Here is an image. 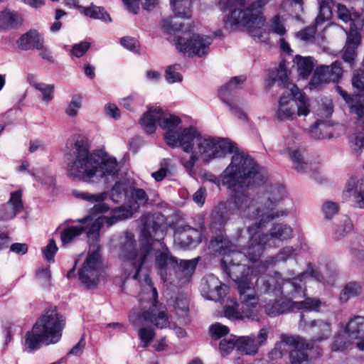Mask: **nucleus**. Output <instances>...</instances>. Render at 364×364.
I'll return each instance as SVG.
<instances>
[{
  "label": "nucleus",
  "instance_id": "de8ad7c7",
  "mask_svg": "<svg viewBox=\"0 0 364 364\" xmlns=\"http://www.w3.org/2000/svg\"><path fill=\"white\" fill-rule=\"evenodd\" d=\"M296 250L291 246H286L282 248L275 257H272L269 261L270 264H274L278 262H286L287 259L296 256Z\"/></svg>",
  "mask_w": 364,
  "mask_h": 364
},
{
  "label": "nucleus",
  "instance_id": "09e8293b",
  "mask_svg": "<svg viewBox=\"0 0 364 364\" xmlns=\"http://www.w3.org/2000/svg\"><path fill=\"white\" fill-rule=\"evenodd\" d=\"M270 77L272 79V81L275 82L278 80L286 86L288 90V85L290 83L288 82V69L285 60H282L279 63L275 73H273Z\"/></svg>",
  "mask_w": 364,
  "mask_h": 364
},
{
  "label": "nucleus",
  "instance_id": "c756f323",
  "mask_svg": "<svg viewBox=\"0 0 364 364\" xmlns=\"http://www.w3.org/2000/svg\"><path fill=\"white\" fill-rule=\"evenodd\" d=\"M343 196L350 198L355 206L364 209V183H348Z\"/></svg>",
  "mask_w": 364,
  "mask_h": 364
},
{
  "label": "nucleus",
  "instance_id": "49530a36",
  "mask_svg": "<svg viewBox=\"0 0 364 364\" xmlns=\"http://www.w3.org/2000/svg\"><path fill=\"white\" fill-rule=\"evenodd\" d=\"M299 139V136L292 130H289L284 136L283 146L284 149H281L279 153L281 154H287L294 149H296V144Z\"/></svg>",
  "mask_w": 364,
  "mask_h": 364
},
{
  "label": "nucleus",
  "instance_id": "f03ea898",
  "mask_svg": "<svg viewBox=\"0 0 364 364\" xmlns=\"http://www.w3.org/2000/svg\"><path fill=\"white\" fill-rule=\"evenodd\" d=\"M141 222L142 227L140 248L136 250L134 236L127 235L121 246L119 257L133 266V279L138 280L142 266H149L152 262L154 242H160L161 248L155 252V267L164 282L174 283L175 279L171 272L178 266V259L171 254L164 242H161L165 235L164 217L160 213L145 214L141 217Z\"/></svg>",
  "mask_w": 364,
  "mask_h": 364
},
{
  "label": "nucleus",
  "instance_id": "0e129e2a",
  "mask_svg": "<svg viewBox=\"0 0 364 364\" xmlns=\"http://www.w3.org/2000/svg\"><path fill=\"white\" fill-rule=\"evenodd\" d=\"M270 29L273 33L279 36H284L287 30L284 25L283 18L279 15L274 16L271 20Z\"/></svg>",
  "mask_w": 364,
  "mask_h": 364
},
{
  "label": "nucleus",
  "instance_id": "b1692460",
  "mask_svg": "<svg viewBox=\"0 0 364 364\" xmlns=\"http://www.w3.org/2000/svg\"><path fill=\"white\" fill-rule=\"evenodd\" d=\"M347 39L343 50V59L351 66L357 56L356 50L361 42V36L358 31H346Z\"/></svg>",
  "mask_w": 364,
  "mask_h": 364
},
{
  "label": "nucleus",
  "instance_id": "423d86ee",
  "mask_svg": "<svg viewBox=\"0 0 364 364\" xmlns=\"http://www.w3.org/2000/svg\"><path fill=\"white\" fill-rule=\"evenodd\" d=\"M226 184L228 188L234 193L235 208L242 217L250 219L261 218V221L269 222L289 213L287 210H274L276 203L286 196L285 188L281 183H272L269 191L264 194L259 201L251 200L243 193V183Z\"/></svg>",
  "mask_w": 364,
  "mask_h": 364
},
{
  "label": "nucleus",
  "instance_id": "a19ab883",
  "mask_svg": "<svg viewBox=\"0 0 364 364\" xmlns=\"http://www.w3.org/2000/svg\"><path fill=\"white\" fill-rule=\"evenodd\" d=\"M303 0H284L280 4V9L283 11H289L286 7H290L291 9V15L299 21L301 14L303 12Z\"/></svg>",
  "mask_w": 364,
  "mask_h": 364
},
{
  "label": "nucleus",
  "instance_id": "13d9d810",
  "mask_svg": "<svg viewBox=\"0 0 364 364\" xmlns=\"http://www.w3.org/2000/svg\"><path fill=\"white\" fill-rule=\"evenodd\" d=\"M82 98L80 95H75L72 97L67 108L65 109L66 114L70 117H76L78 111L82 107Z\"/></svg>",
  "mask_w": 364,
  "mask_h": 364
},
{
  "label": "nucleus",
  "instance_id": "1a4fd4ad",
  "mask_svg": "<svg viewBox=\"0 0 364 364\" xmlns=\"http://www.w3.org/2000/svg\"><path fill=\"white\" fill-rule=\"evenodd\" d=\"M266 223L261 221L259 218V223H255L247 229L249 235L247 255L253 261H257L267 248L279 246V242L286 241L292 237V228L283 223H274L269 230V234H259V230Z\"/></svg>",
  "mask_w": 364,
  "mask_h": 364
},
{
  "label": "nucleus",
  "instance_id": "4d7b16f0",
  "mask_svg": "<svg viewBox=\"0 0 364 364\" xmlns=\"http://www.w3.org/2000/svg\"><path fill=\"white\" fill-rule=\"evenodd\" d=\"M180 68L179 65H170L166 68L165 78L168 83L173 84L183 80V76L179 72Z\"/></svg>",
  "mask_w": 364,
  "mask_h": 364
},
{
  "label": "nucleus",
  "instance_id": "f704fd0d",
  "mask_svg": "<svg viewBox=\"0 0 364 364\" xmlns=\"http://www.w3.org/2000/svg\"><path fill=\"white\" fill-rule=\"evenodd\" d=\"M170 4L176 16L183 18L191 17L192 0H170Z\"/></svg>",
  "mask_w": 364,
  "mask_h": 364
},
{
  "label": "nucleus",
  "instance_id": "79ce46f5",
  "mask_svg": "<svg viewBox=\"0 0 364 364\" xmlns=\"http://www.w3.org/2000/svg\"><path fill=\"white\" fill-rule=\"evenodd\" d=\"M322 67L326 68L323 70L328 82H337L341 78L343 69L341 62L335 61L331 65H322Z\"/></svg>",
  "mask_w": 364,
  "mask_h": 364
},
{
  "label": "nucleus",
  "instance_id": "4be33fe9",
  "mask_svg": "<svg viewBox=\"0 0 364 364\" xmlns=\"http://www.w3.org/2000/svg\"><path fill=\"white\" fill-rule=\"evenodd\" d=\"M338 18L343 23H350V31H359L363 27V18L353 9H349L345 5H336Z\"/></svg>",
  "mask_w": 364,
  "mask_h": 364
},
{
  "label": "nucleus",
  "instance_id": "dca6fc26",
  "mask_svg": "<svg viewBox=\"0 0 364 364\" xmlns=\"http://www.w3.org/2000/svg\"><path fill=\"white\" fill-rule=\"evenodd\" d=\"M269 331L264 327L255 336H237V351L245 355H255L259 348L266 343Z\"/></svg>",
  "mask_w": 364,
  "mask_h": 364
},
{
  "label": "nucleus",
  "instance_id": "c03bdc74",
  "mask_svg": "<svg viewBox=\"0 0 364 364\" xmlns=\"http://www.w3.org/2000/svg\"><path fill=\"white\" fill-rule=\"evenodd\" d=\"M362 291V286L357 282H348L340 295L342 301H347L350 298L359 295Z\"/></svg>",
  "mask_w": 364,
  "mask_h": 364
},
{
  "label": "nucleus",
  "instance_id": "a18cd8bd",
  "mask_svg": "<svg viewBox=\"0 0 364 364\" xmlns=\"http://www.w3.org/2000/svg\"><path fill=\"white\" fill-rule=\"evenodd\" d=\"M333 0H319V11L316 18V24L318 25L332 16L331 5Z\"/></svg>",
  "mask_w": 364,
  "mask_h": 364
},
{
  "label": "nucleus",
  "instance_id": "aec40b11",
  "mask_svg": "<svg viewBox=\"0 0 364 364\" xmlns=\"http://www.w3.org/2000/svg\"><path fill=\"white\" fill-rule=\"evenodd\" d=\"M22 193L18 190L11 192L9 200L0 207V220L12 219L23 209Z\"/></svg>",
  "mask_w": 364,
  "mask_h": 364
},
{
  "label": "nucleus",
  "instance_id": "9d476101",
  "mask_svg": "<svg viewBox=\"0 0 364 364\" xmlns=\"http://www.w3.org/2000/svg\"><path fill=\"white\" fill-rule=\"evenodd\" d=\"M161 26L167 32L182 31L184 36H177L176 39V49L187 55L188 57L205 56L213 43V38L210 36L191 33V29L184 28V25L173 21V18H165L161 21Z\"/></svg>",
  "mask_w": 364,
  "mask_h": 364
},
{
  "label": "nucleus",
  "instance_id": "3c124183",
  "mask_svg": "<svg viewBox=\"0 0 364 364\" xmlns=\"http://www.w3.org/2000/svg\"><path fill=\"white\" fill-rule=\"evenodd\" d=\"M324 68H323L322 65L316 68L312 78L309 82V87L311 89L317 88L328 82L326 75V74L324 72L325 70H323Z\"/></svg>",
  "mask_w": 364,
  "mask_h": 364
},
{
  "label": "nucleus",
  "instance_id": "ddd939ff",
  "mask_svg": "<svg viewBox=\"0 0 364 364\" xmlns=\"http://www.w3.org/2000/svg\"><path fill=\"white\" fill-rule=\"evenodd\" d=\"M336 90L345 102L350 105L351 112L358 117V125L355 132L350 137V143L353 153L360 156L364 152V102H353V97L339 86H336Z\"/></svg>",
  "mask_w": 364,
  "mask_h": 364
},
{
  "label": "nucleus",
  "instance_id": "473e14b6",
  "mask_svg": "<svg viewBox=\"0 0 364 364\" xmlns=\"http://www.w3.org/2000/svg\"><path fill=\"white\" fill-rule=\"evenodd\" d=\"M293 164L294 168L299 171H308L311 170H316L318 168V161L314 163L311 161H306L298 149L287 153Z\"/></svg>",
  "mask_w": 364,
  "mask_h": 364
},
{
  "label": "nucleus",
  "instance_id": "7ed1b4c3",
  "mask_svg": "<svg viewBox=\"0 0 364 364\" xmlns=\"http://www.w3.org/2000/svg\"><path fill=\"white\" fill-rule=\"evenodd\" d=\"M192 152L205 162L232 154L230 164L220 176L221 182L269 180L268 171L228 138L205 137L200 134Z\"/></svg>",
  "mask_w": 364,
  "mask_h": 364
},
{
  "label": "nucleus",
  "instance_id": "c85d7f7f",
  "mask_svg": "<svg viewBox=\"0 0 364 364\" xmlns=\"http://www.w3.org/2000/svg\"><path fill=\"white\" fill-rule=\"evenodd\" d=\"M161 114L162 109L159 107L151 108L143 114L141 124L147 134L155 132L156 123L159 125Z\"/></svg>",
  "mask_w": 364,
  "mask_h": 364
},
{
  "label": "nucleus",
  "instance_id": "e2e57ef3",
  "mask_svg": "<svg viewBox=\"0 0 364 364\" xmlns=\"http://www.w3.org/2000/svg\"><path fill=\"white\" fill-rule=\"evenodd\" d=\"M209 332L213 339L218 340L229 333V328L226 326L216 323L210 326Z\"/></svg>",
  "mask_w": 364,
  "mask_h": 364
},
{
  "label": "nucleus",
  "instance_id": "a211bd4d",
  "mask_svg": "<svg viewBox=\"0 0 364 364\" xmlns=\"http://www.w3.org/2000/svg\"><path fill=\"white\" fill-rule=\"evenodd\" d=\"M287 346L293 347L294 349L311 348L313 347V344L299 336L283 334L281 336V341L277 342L274 348L269 352V358L273 360L282 358L287 352Z\"/></svg>",
  "mask_w": 364,
  "mask_h": 364
},
{
  "label": "nucleus",
  "instance_id": "603ef678",
  "mask_svg": "<svg viewBox=\"0 0 364 364\" xmlns=\"http://www.w3.org/2000/svg\"><path fill=\"white\" fill-rule=\"evenodd\" d=\"M143 102V99L139 95L132 93L128 97L121 99L119 104L124 108L133 111L136 107L141 105Z\"/></svg>",
  "mask_w": 364,
  "mask_h": 364
},
{
  "label": "nucleus",
  "instance_id": "72a5a7b5",
  "mask_svg": "<svg viewBox=\"0 0 364 364\" xmlns=\"http://www.w3.org/2000/svg\"><path fill=\"white\" fill-rule=\"evenodd\" d=\"M78 10L89 18L98 19L105 23L112 22L109 14L105 11L104 7L91 4L89 6H79Z\"/></svg>",
  "mask_w": 364,
  "mask_h": 364
},
{
  "label": "nucleus",
  "instance_id": "39448f33",
  "mask_svg": "<svg viewBox=\"0 0 364 364\" xmlns=\"http://www.w3.org/2000/svg\"><path fill=\"white\" fill-rule=\"evenodd\" d=\"M307 274L313 277L316 280L323 282V278L311 265L308 269L299 274L296 277L283 279L278 273L274 276H260L256 281L255 285L260 294H267L273 299H269L264 306L266 314L275 317L284 314L292 308L291 301L282 298L283 295L296 298L304 296L306 287L302 284V278Z\"/></svg>",
  "mask_w": 364,
  "mask_h": 364
},
{
  "label": "nucleus",
  "instance_id": "20e7f679",
  "mask_svg": "<svg viewBox=\"0 0 364 364\" xmlns=\"http://www.w3.org/2000/svg\"><path fill=\"white\" fill-rule=\"evenodd\" d=\"M244 230H238L237 232V242L238 246L245 250V252L237 250L235 247L225 235L220 234L210 240V245L219 255H223L221 267L227 275L237 284L239 293V301H240L243 311L247 315H251V309L257 307L259 304V296L257 295L254 284L248 279L250 268L245 263L247 259V247H244L242 244Z\"/></svg>",
  "mask_w": 364,
  "mask_h": 364
},
{
  "label": "nucleus",
  "instance_id": "cd10ccee",
  "mask_svg": "<svg viewBox=\"0 0 364 364\" xmlns=\"http://www.w3.org/2000/svg\"><path fill=\"white\" fill-rule=\"evenodd\" d=\"M309 327L312 334V341L321 342L327 340L331 334V323L321 319L311 321Z\"/></svg>",
  "mask_w": 364,
  "mask_h": 364
},
{
  "label": "nucleus",
  "instance_id": "bf43d9fd",
  "mask_svg": "<svg viewBox=\"0 0 364 364\" xmlns=\"http://www.w3.org/2000/svg\"><path fill=\"white\" fill-rule=\"evenodd\" d=\"M327 128L326 124L321 120H317L310 129V134L311 137L315 139H323L330 136L323 132V130Z\"/></svg>",
  "mask_w": 364,
  "mask_h": 364
},
{
  "label": "nucleus",
  "instance_id": "4468645a",
  "mask_svg": "<svg viewBox=\"0 0 364 364\" xmlns=\"http://www.w3.org/2000/svg\"><path fill=\"white\" fill-rule=\"evenodd\" d=\"M100 267V255L99 250H95L87 255L82 267L79 269V279L89 289L95 287L98 283Z\"/></svg>",
  "mask_w": 364,
  "mask_h": 364
},
{
  "label": "nucleus",
  "instance_id": "c9c22d12",
  "mask_svg": "<svg viewBox=\"0 0 364 364\" xmlns=\"http://www.w3.org/2000/svg\"><path fill=\"white\" fill-rule=\"evenodd\" d=\"M240 311L237 309V307L239 304H235L233 306H228L226 305L224 307V315L225 317H227L229 319L232 320H242L245 317L252 319H255L257 317V315L255 314V310L257 307H254L251 309V315L247 316L242 309V306L241 303L240 302Z\"/></svg>",
  "mask_w": 364,
  "mask_h": 364
},
{
  "label": "nucleus",
  "instance_id": "393cba45",
  "mask_svg": "<svg viewBox=\"0 0 364 364\" xmlns=\"http://www.w3.org/2000/svg\"><path fill=\"white\" fill-rule=\"evenodd\" d=\"M345 331L349 338L358 340L357 347L364 350L360 345L364 342V316H355L351 318L346 324Z\"/></svg>",
  "mask_w": 364,
  "mask_h": 364
},
{
  "label": "nucleus",
  "instance_id": "ea45409f",
  "mask_svg": "<svg viewBox=\"0 0 364 364\" xmlns=\"http://www.w3.org/2000/svg\"><path fill=\"white\" fill-rule=\"evenodd\" d=\"M18 23V16L16 13L7 9L0 10V29L16 26Z\"/></svg>",
  "mask_w": 364,
  "mask_h": 364
},
{
  "label": "nucleus",
  "instance_id": "864d4df0",
  "mask_svg": "<svg viewBox=\"0 0 364 364\" xmlns=\"http://www.w3.org/2000/svg\"><path fill=\"white\" fill-rule=\"evenodd\" d=\"M321 301L318 299L306 298L301 301H291L292 308L305 309L306 311H316L319 308Z\"/></svg>",
  "mask_w": 364,
  "mask_h": 364
},
{
  "label": "nucleus",
  "instance_id": "f3484780",
  "mask_svg": "<svg viewBox=\"0 0 364 364\" xmlns=\"http://www.w3.org/2000/svg\"><path fill=\"white\" fill-rule=\"evenodd\" d=\"M245 80L246 77L243 75L233 77L228 83L224 85L219 91L220 99L228 106L230 111L240 119H246V115L234 105L232 97H233L237 90L242 88V84Z\"/></svg>",
  "mask_w": 364,
  "mask_h": 364
},
{
  "label": "nucleus",
  "instance_id": "2f4dec72",
  "mask_svg": "<svg viewBox=\"0 0 364 364\" xmlns=\"http://www.w3.org/2000/svg\"><path fill=\"white\" fill-rule=\"evenodd\" d=\"M18 46L24 50L41 48V43H44L41 34L36 31H30L23 34L18 41Z\"/></svg>",
  "mask_w": 364,
  "mask_h": 364
},
{
  "label": "nucleus",
  "instance_id": "f257e3e1",
  "mask_svg": "<svg viewBox=\"0 0 364 364\" xmlns=\"http://www.w3.org/2000/svg\"><path fill=\"white\" fill-rule=\"evenodd\" d=\"M68 173L74 180L136 182L134 173L103 149L90 151L87 139L74 134L66 141Z\"/></svg>",
  "mask_w": 364,
  "mask_h": 364
},
{
  "label": "nucleus",
  "instance_id": "6e6d98bb",
  "mask_svg": "<svg viewBox=\"0 0 364 364\" xmlns=\"http://www.w3.org/2000/svg\"><path fill=\"white\" fill-rule=\"evenodd\" d=\"M304 348L293 349L289 353L291 364H311L309 355L303 350Z\"/></svg>",
  "mask_w": 364,
  "mask_h": 364
},
{
  "label": "nucleus",
  "instance_id": "4c0bfd02",
  "mask_svg": "<svg viewBox=\"0 0 364 364\" xmlns=\"http://www.w3.org/2000/svg\"><path fill=\"white\" fill-rule=\"evenodd\" d=\"M295 63L297 65V69L299 75L303 78H306L311 73L314 63L311 57H301L296 55L295 58Z\"/></svg>",
  "mask_w": 364,
  "mask_h": 364
},
{
  "label": "nucleus",
  "instance_id": "9b49d317",
  "mask_svg": "<svg viewBox=\"0 0 364 364\" xmlns=\"http://www.w3.org/2000/svg\"><path fill=\"white\" fill-rule=\"evenodd\" d=\"M144 282L151 291V297L149 298L151 306L148 310L144 311L141 316L136 311H132L129 316V321L133 324H136L142 318L144 321L153 324L156 328H164L168 327L170 322L167 309L166 306L158 303L156 289L153 287L150 278L146 277Z\"/></svg>",
  "mask_w": 364,
  "mask_h": 364
},
{
  "label": "nucleus",
  "instance_id": "5fc2aeb1",
  "mask_svg": "<svg viewBox=\"0 0 364 364\" xmlns=\"http://www.w3.org/2000/svg\"><path fill=\"white\" fill-rule=\"evenodd\" d=\"M234 348L237 349V336L231 335L230 337L224 338L219 343V350L222 355L230 354Z\"/></svg>",
  "mask_w": 364,
  "mask_h": 364
},
{
  "label": "nucleus",
  "instance_id": "5701e85b",
  "mask_svg": "<svg viewBox=\"0 0 364 364\" xmlns=\"http://www.w3.org/2000/svg\"><path fill=\"white\" fill-rule=\"evenodd\" d=\"M197 263L196 259L181 260L174 270L175 275L173 277L175 279V282L172 284L175 286L181 287L188 283L195 271Z\"/></svg>",
  "mask_w": 364,
  "mask_h": 364
},
{
  "label": "nucleus",
  "instance_id": "6e6552de",
  "mask_svg": "<svg viewBox=\"0 0 364 364\" xmlns=\"http://www.w3.org/2000/svg\"><path fill=\"white\" fill-rule=\"evenodd\" d=\"M65 319L58 313L57 308L53 306L47 309L38 318L32 330L25 335V346L28 352L38 349L41 345H50L58 343L62 336Z\"/></svg>",
  "mask_w": 364,
  "mask_h": 364
},
{
  "label": "nucleus",
  "instance_id": "0eeeda50",
  "mask_svg": "<svg viewBox=\"0 0 364 364\" xmlns=\"http://www.w3.org/2000/svg\"><path fill=\"white\" fill-rule=\"evenodd\" d=\"M272 0H256L245 7L246 0H219V6L223 11H230L224 20L225 27L231 31L247 27L255 41L263 42L267 39L259 28L264 26L265 17L264 7Z\"/></svg>",
  "mask_w": 364,
  "mask_h": 364
},
{
  "label": "nucleus",
  "instance_id": "58836bf2",
  "mask_svg": "<svg viewBox=\"0 0 364 364\" xmlns=\"http://www.w3.org/2000/svg\"><path fill=\"white\" fill-rule=\"evenodd\" d=\"M85 229L82 226H69L60 232V240L63 245L72 243Z\"/></svg>",
  "mask_w": 364,
  "mask_h": 364
},
{
  "label": "nucleus",
  "instance_id": "052dcab7",
  "mask_svg": "<svg viewBox=\"0 0 364 364\" xmlns=\"http://www.w3.org/2000/svg\"><path fill=\"white\" fill-rule=\"evenodd\" d=\"M138 336L141 343L143 348H146L149 346L155 336V332L150 327H142L139 329Z\"/></svg>",
  "mask_w": 364,
  "mask_h": 364
},
{
  "label": "nucleus",
  "instance_id": "680f3d73",
  "mask_svg": "<svg viewBox=\"0 0 364 364\" xmlns=\"http://www.w3.org/2000/svg\"><path fill=\"white\" fill-rule=\"evenodd\" d=\"M126 183H115L110 192V198L114 203H119L125 199L127 196V191L125 190Z\"/></svg>",
  "mask_w": 364,
  "mask_h": 364
},
{
  "label": "nucleus",
  "instance_id": "bb28decb",
  "mask_svg": "<svg viewBox=\"0 0 364 364\" xmlns=\"http://www.w3.org/2000/svg\"><path fill=\"white\" fill-rule=\"evenodd\" d=\"M225 203H220L215 207L210 215L209 229L212 232H221L225 227L228 217Z\"/></svg>",
  "mask_w": 364,
  "mask_h": 364
},
{
  "label": "nucleus",
  "instance_id": "8fccbe9b",
  "mask_svg": "<svg viewBox=\"0 0 364 364\" xmlns=\"http://www.w3.org/2000/svg\"><path fill=\"white\" fill-rule=\"evenodd\" d=\"M72 194L77 198H80L91 203L102 202L107 198V193L106 192L91 194L87 192H80L77 190H73Z\"/></svg>",
  "mask_w": 364,
  "mask_h": 364
},
{
  "label": "nucleus",
  "instance_id": "338daca9",
  "mask_svg": "<svg viewBox=\"0 0 364 364\" xmlns=\"http://www.w3.org/2000/svg\"><path fill=\"white\" fill-rule=\"evenodd\" d=\"M322 211L326 218L331 219L339 211L338 204L333 201L325 202L322 206Z\"/></svg>",
  "mask_w": 364,
  "mask_h": 364
},
{
  "label": "nucleus",
  "instance_id": "f8f14e48",
  "mask_svg": "<svg viewBox=\"0 0 364 364\" xmlns=\"http://www.w3.org/2000/svg\"><path fill=\"white\" fill-rule=\"evenodd\" d=\"M288 95L284 94L279 100L276 117L279 120L291 119L295 114V105L298 116H307L309 113L308 97L299 92L294 84L288 85Z\"/></svg>",
  "mask_w": 364,
  "mask_h": 364
},
{
  "label": "nucleus",
  "instance_id": "6ab92c4d",
  "mask_svg": "<svg viewBox=\"0 0 364 364\" xmlns=\"http://www.w3.org/2000/svg\"><path fill=\"white\" fill-rule=\"evenodd\" d=\"M200 289L205 299L218 301L225 297L228 287L215 275L209 274L202 279Z\"/></svg>",
  "mask_w": 364,
  "mask_h": 364
},
{
  "label": "nucleus",
  "instance_id": "7c9ffc66",
  "mask_svg": "<svg viewBox=\"0 0 364 364\" xmlns=\"http://www.w3.org/2000/svg\"><path fill=\"white\" fill-rule=\"evenodd\" d=\"M138 208V205L134 204L129 208L124 207L115 208L112 210L110 216L102 218V223L105 220L107 225L109 227L118 221L132 217L134 213L137 211Z\"/></svg>",
  "mask_w": 364,
  "mask_h": 364
},
{
  "label": "nucleus",
  "instance_id": "2eb2a0df",
  "mask_svg": "<svg viewBox=\"0 0 364 364\" xmlns=\"http://www.w3.org/2000/svg\"><path fill=\"white\" fill-rule=\"evenodd\" d=\"M193 127L181 128L175 135L168 136L166 144L171 148H181L186 153L192 152L200 136Z\"/></svg>",
  "mask_w": 364,
  "mask_h": 364
},
{
  "label": "nucleus",
  "instance_id": "412c9836",
  "mask_svg": "<svg viewBox=\"0 0 364 364\" xmlns=\"http://www.w3.org/2000/svg\"><path fill=\"white\" fill-rule=\"evenodd\" d=\"M200 232L190 225H182L175 231L174 241L180 247L187 249L194 243L200 242Z\"/></svg>",
  "mask_w": 364,
  "mask_h": 364
},
{
  "label": "nucleus",
  "instance_id": "37998d69",
  "mask_svg": "<svg viewBox=\"0 0 364 364\" xmlns=\"http://www.w3.org/2000/svg\"><path fill=\"white\" fill-rule=\"evenodd\" d=\"M160 165L159 171L151 173L152 177L158 182L162 181L166 176L172 175L174 171V166L168 159H164Z\"/></svg>",
  "mask_w": 364,
  "mask_h": 364
},
{
  "label": "nucleus",
  "instance_id": "e433bc0d",
  "mask_svg": "<svg viewBox=\"0 0 364 364\" xmlns=\"http://www.w3.org/2000/svg\"><path fill=\"white\" fill-rule=\"evenodd\" d=\"M353 229L351 220L347 215H343L338 224L336 225L333 237L335 240H339L345 237Z\"/></svg>",
  "mask_w": 364,
  "mask_h": 364
},
{
  "label": "nucleus",
  "instance_id": "69168bd1",
  "mask_svg": "<svg viewBox=\"0 0 364 364\" xmlns=\"http://www.w3.org/2000/svg\"><path fill=\"white\" fill-rule=\"evenodd\" d=\"M316 32V26H310L297 32L296 36L304 42H311L314 39Z\"/></svg>",
  "mask_w": 364,
  "mask_h": 364
},
{
  "label": "nucleus",
  "instance_id": "774afa93",
  "mask_svg": "<svg viewBox=\"0 0 364 364\" xmlns=\"http://www.w3.org/2000/svg\"><path fill=\"white\" fill-rule=\"evenodd\" d=\"M90 47V43L87 41H82L79 43L75 44L73 46L71 54L76 58H80L85 54Z\"/></svg>",
  "mask_w": 364,
  "mask_h": 364
},
{
  "label": "nucleus",
  "instance_id": "a878e982",
  "mask_svg": "<svg viewBox=\"0 0 364 364\" xmlns=\"http://www.w3.org/2000/svg\"><path fill=\"white\" fill-rule=\"evenodd\" d=\"M181 119L174 114L164 112L162 110V114L159 121V127L165 130L164 139L166 144L168 141V136L175 135L181 128Z\"/></svg>",
  "mask_w": 364,
  "mask_h": 364
}]
</instances>
